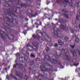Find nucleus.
I'll return each instance as SVG.
<instances>
[{
    "instance_id": "c03bdc74",
    "label": "nucleus",
    "mask_w": 80,
    "mask_h": 80,
    "mask_svg": "<svg viewBox=\"0 0 80 80\" xmlns=\"http://www.w3.org/2000/svg\"><path fill=\"white\" fill-rule=\"evenodd\" d=\"M38 32V31H37V32Z\"/></svg>"
},
{
    "instance_id": "c85d7f7f",
    "label": "nucleus",
    "mask_w": 80,
    "mask_h": 80,
    "mask_svg": "<svg viewBox=\"0 0 80 80\" xmlns=\"http://www.w3.org/2000/svg\"><path fill=\"white\" fill-rule=\"evenodd\" d=\"M20 55V53H18L17 54V56H18V55Z\"/></svg>"
},
{
    "instance_id": "412c9836",
    "label": "nucleus",
    "mask_w": 80,
    "mask_h": 80,
    "mask_svg": "<svg viewBox=\"0 0 80 80\" xmlns=\"http://www.w3.org/2000/svg\"><path fill=\"white\" fill-rule=\"evenodd\" d=\"M72 22L74 25H75V22H76L75 20H74V21H73Z\"/></svg>"
},
{
    "instance_id": "2f4dec72",
    "label": "nucleus",
    "mask_w": 80,
    "mask_h": 80,
    "mask_svg": "<svg viewBox=\"0 0 80 80\" xmlns=\"http://www.w3.org/2000/svg\"><path fill=\"white\" fill-rule=\"evenodd\" d=\"M27 54H28L27 56H28V55H29V53L28 52H27Z\"/></svg>"
},
{
    "instance_id": "7ed1b4c3",
    "label": "nucleus",
    "mask_w": 80,
    "mask_h": 80,
    "mask_svg": "<svg viewBox=\"0 0 80 80\" xmlns=\"http://www.w3.org/2000/svg\"><path fill=\"white\" fill-rule=\"evenodd\" d=\"M72 2V1L70 0H66L65 1H63L62 2V3H64L65 2H70V3H71Z\"/></svg>"
},
{
    "instance_id": "f257e3e1",
    "label": "nucleus",
    "mask_w": 80,
    "mask_h": 80,
    "mask_svg": "<svg viewBox=\"0 0 80 80\" xmlns=\"http://www.w3.org/2000/svg\"><path fill=\"white\" fill-rule=\"evenodd\" d=\"M32 45H33V47H30V46L28 45L27 47H29V48H32L33 49H35L36 51H37V49H38V42L35 41L32 43Z\"/></svg>"
},
{
    "instance_id": "f3484780",
    "label": "nucleus",
    "mask_w": 80,
    "mask_h": 80,
    "mask_svg": "<svg viewBox=\"0 0 80 80\" xmlns=\"http://www.w3.org/2000/svg\"><path fill=\"white\" fill-rule=\"evenodd\" d=\"M71 33H74V31H73V29H71Z\"/></svg>"
},
{
    "instance_id": "7c9ffc66",
    "label": "nucleus",
    "mask_w": 80,
    "mask_h": 80,
    "mask_svg": "<svg viewBox=\"0 0 80 80\" xmlns=\"http://www.w3.org/2000/svg\"><path fill=\"white\" fill-rule=\"evenodd\" d=\"M35 16H36V15H35V16L32 15V17H35Z\"/></svg>"
},
{
    "instance_id": "aec40b11",
    "label": "nucleus",
    "mask_w": 80,
    "mask_h": 80,
    "mask_svg": "<svg viewBox=\"0 0 80 80\" xmlns=\"http://www.w3.org/2000/svg\"><path fill=\"white\" fill-rule=\"evenodd\" d=\"M64 17H66V18H68V15H67L66 14H64Z\"/></svg>"
},
{
    "instance_id": "ddd939ff",
    "label": "nucleus",
    "mask_w": 80,
    "mask_h": 80,
    "mask_svg": "<svg viewBox=\"0 0 80 80\" xmlns=\"http://www.w3.org/2000/svg\"><path fill=\"white\" fill-rule=\"evenodd\" d=\"M76 5L77 7H79V4L78 3L76 2Z\"/></svg>"
},
{
    "instance_id": "f03ea898",
    "label": "nucleus",
    "mask_w": 80,
    "mask_h": 80,
    "mask_svg": "<svg viewBox=\"0 0 80 80\" xmlns=\"http://www.w3.org/2000/svg\"><path fill=\"white\" fill-rule=\"evenodd\" d=\"M80 14L79 13H78V14L77 15L76 18L77 20H80Z\"/></svg>"
},
{
    "instance_id": "a19ab883",
    "label": "nucleus",
    "mask_w": 80,
    "mask_h": 80,
    "mask_svg": "<svg viewBox=\"0 0 80 80\" xmlns=\"http://www.w3.org/2000/svg\"><path fill=\"white\" fill-rule=\"evenodd\" d=\"M46 57H48V55H46Z\"/></svg>"
},
{
    "instance_id": "20e7f679",
    "label": "nucleus",
    "mask_w": 80,
    "mask_h": 80,
    "mask_svg": "<svg viewBox=\"0 0 80 80\" xmlns=\"http://www.w3.org/2000/svg\"><path fill=\"white\" fill-rule=\"evenodd\" d=\"M58 44L59 45H63L64 44V43L63 42H62V41L59 40L58 41Z\"/></svg>"
},
{
    "instance_id": "423d86ee",
    "label": "nucleus",
    "mask_w": 80,
    "mask_h": 80,
    "mask_svg": "<svg viewBox=\"0 0 80 80\" xmlns=\"http://www.w3.org/2000/svg\"><path fill=\"white\" fill-rule=\"evenodd\" d=\"M17 64L16 65L15 64L13 65V67H17V65H19V64L18 63H19V62L18 61H17Z\"/></svg>"
},
{
    "instance_id": "79ce46f5",
    "label": "nucleus",
    "mask_w": 80,
    "mask_h": 80,
    "mask_svg": "<svg viewBox=\"0 0 80 80\" xmlns=\"http://www.w3.org/2000/svg\"><path fill=\"white\" fill-rule=\"evenodd\" d=\"M52 61H54L53 59H52Z\"/></svg>"
},
{
    "instance_id": "f704fd0d",
    "label": "nucleus",
    "mask_w": 80,
    "mask_h": 80,
    "mask_svg": "<svg viewBox=\"0 0 80 80\" xmlns=\"http://www.w3.org/2000/svg\"><path fill=\"white\" fill-rule=\"evenodd\" d=\"M74 37H75V38H77V36H76V35H74Z\"/></svg>"
},
{
    "instance_id": "6ab92c4d",
    "label": "nucleus",
    "mask_w": 80,
    "mask_h": 80,
    "mask_svg": "<svg viewBox=\"0 0 80 80\" xmlns=\"http://www.w3.org/2000/svg\"><path fill=\"white\" fill-rule=\"evenodd\" d=\"M31 57H33V58H35V55H32V54H31Z\"/></svg>"
},
{
    "instance_id": "bb28decb",
    "label": "nucleus",
    "mask_w": 80,
    "mask_h": 80,
    "mask_svg": "<svg viewBox=\"0 0 80 80\" xmlns=\"http://www.w3.org/2000/svg\"><path fill=\"white\" fill-rule=\"evenodd\" d=\"M71 4H72V5H71V6H72V7H74V4H72V3H71Z\"/></svg>"
},
{
    "instance_id": "ea45409f",
    "label": "nucleus",
    "mask_w": 80,
    "mask_h": 80,
    "mask_svg": "<svg viewBox=\"0 0 80 80\" xmlns=\"http://www.w3.org/2000/svg\"><path fill=\"white\" fill-rule=\"evenodd\" d=\"M56 36H57V37H58V35H57Z\"/></svg>"
},
{
    "instance_id": "4be33fe9",
    "label": "nucleus",
    "mask_w": 80,
    "mask_h": 80,
    "mask_svg": "<svg viewBox=\"0 0 80 80\" xmlns=\"http://www.w3.org/2000/svg\"><path fill=\"white\" fill-rule=\"evenodd\" d=\"M50 48H49V47H48L47 48V50H50Z\"/></svg>"
},
{
    "instance_id": "473e14b6",
    "label": "nucleus",
    "mask_w": 80,
    "mask_h": 80,
    "mask_svg": "<svg viewBox=\"0 0 80 80\" xmlns=\"http://www.w3.org/2000/svg\"><path fill=\"white\" fill-rule=\"evenodd\" d=\"M63 27V28H63L64 27V26H63V25H62V26H60V27H61H61Z\"/></svg>"
},
{
    "instance_id": "0eeeda50",
    "label": "nucleus",
    "mask_w": 80,
    "mask_h": 80,
    "mask_svg": "<svg viewBox=\"0 0 80 80\" xmlns=\"http://www.w3.org/2000/svg\"><path fill=\"white\" fill-rule=\"evenodd\" d=\"M66 57H67L68 60H70V59H71V58L70 57L68 56H67V54H66Z\"/></svg>"
},
{
    "instance_id": "37998d69",
    "label": "nucleus",
    "mask_w": 80,
    "mask_h": 80,
    "mask_svg": "<svg viewBox=\"0 0 80 80\" xmlns=\"http://www.w3.org/2000/svg\"><path fill=\"white\" fill-rule=\"evenodd\" d=\"M47 5H48V3H47Z\"/></svg>"
},
{
    "instance_id": "39448f33",
    "label": "nucleus",
    "mask_w": 80,
    "mask_h": 80,
    "mask_svg": "<svg viewBox=\"0 0 80 80\" xmlns=\"http://www.w3.org/2000/svg\"><path fill=\"white\" fill-rule=\"evenodd\" d=\"M62 39L63 40H68V37H63L62 38Z\"/></svg>"
},
{
    "instance_id": "4c0bfd02",
    "label": "nucleus",
    "mask_w": 80,
    "mask_h": 80,
    "mask_svg": "<svg viewBox=\"0 0 80 80\" xmlns=\"http://www.w3.org/2000/svg\"><path fill=\"white\" fill-rule=\"evenodd\" d=\"M79 3H80V0L79 1Z\"/></svg>"
},
{
    "instance_id": "9b49d317",
    "label": "nucleus",
    "mask_w": 80,
    "mask_h": 80,
    "mask_svg": "<svg viewBox=\"0 0 80 80\" xmlns=\"http://www.w3.org/2000/svg\"><path fill=\"white\" fill-rule=\"evenodd\" d=\"M2 38H3V39H4V40L5 42H7V39H6V38H5V37H4V36H2Z\"/></svg>"
},
{
    "instance_id": "393cba45",
    "label": "nucleus",
    "mask_w": 80,
    "mask_h": 80,
    "mask_svg": "<svg viewBox=\"0 0 80 80\" xmlns=\"http://www.w3.org/2000/svg\"><path fill=\"white\" fill-rule=\"evenodd\" d=\"M54 46L55 47H58V44L56 43L55 44Z\"/></svg>"
},
{
    "instance_id": "4468645a",
    "label": "nucleus",
    "mask_w": 80,
    "mask_h": 80,
    "mask_svg": "<svg viewBox=\"0 0 80 80\" xmlns=\"http://www.w3.org/2000/svg\"><path fill=\"white\" fill-rule=\"evenodd\" d=\"M40 59L39 58H37L35 59V60L36 61H39Z\"/></svg>"
},
{
    "instance_id": "9d476101",
    "label": "nucleus",
    "mask_w": 80,
    "mask_h": 80,
    "mask_svg": "<svg viewBox=\"0 0 80 80\" xmlns=\"http://www.w3.org/2000/svg\"><path fill=\"white\" fill-rule=\"evenodd\" d=\"M20 59H22V61H26L25 58H24L23 57L20 58Z\"/></svg>"
},
{
    "instance_id": "b1692460",
    "label": "nucleus",
    "mask_w": 80,
    "mask_h": 80,
    "mask_svg": "<svg viewBox=\"0 0 80 80\" xmlns=\"http://www.w3.org/2000/svg\"><path fill=\"white\" fill-rule=\"evenodd\" d=\"M73 61L74 62H75L77 61V59H73Z\"/></svg>"
},
{
    "instance_id": "2eb2a0df",
    "label": "nucleus",
    "mask_w": 80,
    "mask_h": 80,
    "mask_svg": "<svg viewBox=\"0 0 80 80\" xmlns=\"http://www.w3.org/2000/svg\"><path fill=\"white\" fill-rule=\"evenodd\" d=\"M74 29H75V30H78V28H77V26H75L74 27Z\"/></svg>"
},
{
    "instance_id": "6e6552de",
    "label": "nucleus",
    "mask_w": 80,
    "mask_h": 80,
    "mask_svg": "<svg viewBox=\"0 0 80 80\" xmlns=\"http://www.w3.org/2000/svg\"><path fill=\"white\" fill-rule=\"evenodd\" d=\"M72 53L73 56H77V53H76V52H72Z\"/></svg>"
},
{
    "instance_id": "a211bd4d",
    "label": "nucleus",
    "mask_w": 80,
    "mask_h": 80,
    "mask_svg": "<svg viewBox=\"0 0 80 80\" xmlns=\"http://www.w3.org/2000/svg\"><path fill=\"white\" fill-rule=\"evenodd\" d=\"M74 66H76V67H77V66H78V65H79V64L75 63L74 64Z\"/></svg>"
},
{
    "instance_id": "72a5a7b5",
    "label": "nucleus",
    "mask_w": 80,
    "mask_h": 80,
    "mask_svg": "<svg viewBox=\"0 0 80 80\" xmlns=\"http://www.w3.org/2000/svg\"><path fill=\"white\" fill-rule=\"evenodd\" d=\"M78 53H79V55H80V51H78Z\"/></svg>"
},
{
    "instance_id": "c756f323",
    "label": "nucleus",
    "mask_w": 80,
    "mask_h": 80,
    "mask_svg": "<svg viewBox=\"0 0 80 80\" xmlns=\"http://www.w3.org/2000/svg\"><path fill=\"white\" fill-rule=\"evenodd\" d=\"M16 76H18V77L19 76H18V73H17L16 74Z\"/></svg>"
},
{
    "instance_id": "5701e85b",
    "label": "nucleus",
    "mask_w": 80,
    "mask_h": 80,
    "mask_svg": "<svg viewBox=\"0 0 80 80\" xmlns=\"http://www.w3.org/2000/svg\"><path fill=\"white\" fill-rule=\"evenodd\" d=\"M26 80H27V76H25L24 78Z\"/></svg>"
},
{
    "instance_id": "1a4fd4ad",
    "label": "nucleus",
    "mask_w": 80,
    "mask_h": 80,
    "mask_svg": "<svg viewBox=\"0 0 80 80\" xmlns=\"http://www.w3.org/2000/svg\"><path fill=\"white\" fill-rule=\"evenodd\" d=\"M78 38L76 39V42H78L79 41V39H80V36H78Z\"/></svg>"
},
{
    "instance_id": "cd10ccee",
    "label": "nucleus",
    "mask_w": 80,
    "mask_h": 80,
    "mask_svg": "<svg viewBox=\"0 0 80 80\" xmlns=\"http://www.w3.org/2000/svg\"><path fill=\"white\" fill-rule=\"evenodd\" d=\"M32 37L33 38H35V35L34 34L33 35Z\"/></svg>"
},
{
    "instance_id": "e433bc0d",
    "label": "nucleus",
    "mask_w": 80,
    "mask_h": 80,
    "mask_svg": "<svg viewBox=\"0 0 80 80\" xmlns=\"http://www.w3.org/2000/svg\"><path fill=\"white\" fill-rule=\"evenodd\" d=\"M5 70H7V68H5Z\"/></svg>"
},
{
    "instance_id": "58836bf2",
    "label": "nucleus",
    "mask_w": 80,
    "mask_h": 80,
    "mask_svg": "<svg viewBox=\"0 0 80 80\" xmlns=\"http://www.w3.org/2000/svg\"><path fill=\"white\" fill-rule=\"evenodd\" d=\"M37 28H38V26H36Z\"/></svg>"
},
{
    "instance_id": "dca6fc26",
    "label": "nucleus",
    "mask_w": 80,
    "mask_h": 80,
    "mask_svg": "<svg viewBox=\"0 0 80 80\" xmlns=\"http://www.w3.org/2000/svg\"><path fill=\"white\" fill-rule=\"evenodd\" d=\"M33 62H34V61H33L31 62L30 65H31V66H32V65H33Z\"/></svg>"
},
{
    "instance_id": "c9c22d12",
    "label": "nucleus",
    "mask_w": 80,
    "mask_h": 80,
    "mask_svg": "<svg viewBox=\"0 0 80 80\" xmlns=\"http://www.w3.org/2000/svg\"><path fill=\"white\" fill-rule=\"evenodd\" d=\"M14 78H15V79H17V78H16V77H14Z\"/></svg>"
},
{
    "instance_id": "f8f14e48",
    "label": "nucleus",
    "mask_w": 80,
    "mask_h": 80,
    "mask_svg": "<svg viewBox=\"0 0 80 80\" xmlns=\"http://www.w3.org/2000/svg\"><path fill=\"white\" fill-rule=\"evenodd\" d=\"M70 47L72 48H74V47H75V45H70Z\"/></svg>"
},
{
    "instance_id": "a878e982",
    "label": "nucleus",
    "mask_w": 80,
    "mask_h": 80,
    "mask_svg": "<svg viewBox=\"0 0 80 80\" xmlns=\"http://www.w3.org/2000/svg\"><path fill=\"white\" fill-rule=\"evenodd\" d=\"M70 14L71 16H72V15H73L72 12H71L70 13Z\"/></svg>"
}]
</instances>
